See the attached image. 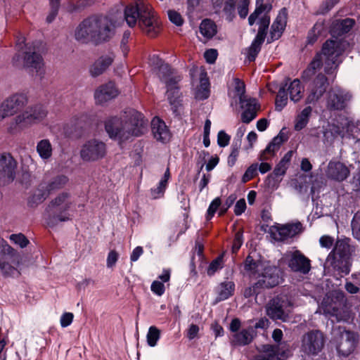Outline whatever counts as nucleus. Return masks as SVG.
Instances as JSON below:
<instances>
[{"instance_id": "obj_1", "label": "nucleus", "mask_w": 360, "mask_h": 360, "mask_svg": "<svg viewBox=\"0 0 360 360\" xmlns=\"http://www.w3.org/2000/svg\"><path fill=\"white\" fill-rule=\"evenodd\" d=\"M345 44L338 40H327L323 45L321 52L317 53L307 68L302 74V79L308 83L309 94L306 99L307 103H314L325 94L328 86V79L319 70L323 66L326 74L332 73L336 69L340 61L338 57L345 51Z\"/></svg>"}, {"instance_id": "obj_2", "label": "nucleus", "mask_w": 360, "mask_h": 360, "mask_svg": "<svg viewBox=\"0 0 360 360\" xmlns=\"http://www.w3.org/2000/svg\"><path fill=\"white\" fill-rule=\"evenodd\" d=\"M148 121L143 115L134 109L122 112L119 116L109 117L105 122V129L111 139L122 143L133 136L142 135Z\"/></svg>"}, {"instance_id": "obj_3", "label": "nucleus", "mask_w": 360, "mask_h": 360, "mask_svg": "<svg viewBox=\"0 0 360 360\" xmlns=\"http://www.w3.org/2000/svg\"><path fill=\"white\" fill-rule=\"evenodd\" d=\"M124 19L127 25L132 27L137 22L141 30L150 37L156 36L159 30V22L151 6L139 1L135 6L130 5L124 10Z\"/></svg>"}, {"instance_id": "obj_4", "label": "nucleus", "mask_w": 360, "mask_h": 360, "mask_svg": "<svg viewBox=\"0 0 360 360\" xmlns=\"http://www.w3.org/2000/svg\"><path fill=\"white\" fill-rule=\"evenodd\" d=\"M152 61L158 69L157 75L159 79L166 85L167 100L173 110L176 111L181 101L179 83L182 77L175 72L167 63H165L158 56H153Z\"/></svg>"}, {"instance_id": "obj_5", "label": "nucleus", "mask_w": 360, "mask_h": 360, "mask_svg": "<svg viewBox=\"0 0 360 360\" xmlns=\"http://www.w3.org/2000/svg\"><path fill=\"white\" fill-rule=\"evenodd\" d=\"M19 39L17 42L18 52L12 58V64L18 68H23L29 72L42 77L44 71V60L36 48L33 46L24 44V39Z\"/></svg>"}, {"instance_id": "obj_6", "label": "nucleus", "mask_w": 360, "mask_h": 360, "mask_svg": "<svg viewBox=\"0 0 360 360\" xmlns=\"http://www.w3.org/2000/svg\"><path fill=\"white\" fill-rule=\"evenodd\" d=\"M351 247L345 240H338L327 257V262L339 273L345 275L350 272Z\"/></svg>"}, {"instance_id": "obj_7", "label": "nucleus", "mask_w": 360, "mask_h": 360, "mask_svg": "<svg viewBox=\"0 0 360 360\" xmlns=\"http://www.w3.org/2000/svg\"><path fill=\"white\" fill-rule=\"evenodd\" d=\"M72 202L70 195L68 193H62L56 197L46 207L48 214V224L50 226H55L58 222H63L70 220L68 210Z\"/></svg>"}, {"instance_id": "obj_8", "label": "nucleus", "mask_w": 360, "mask_h": 360, "mask_svg": "<svg viewBox=\"0 0 360 360\" xmlns=\"http://www.w3.org/2000/svg\"><path fill=\"white\" fill-rule=\"evenodd\" d=\"M347 299L345 293L340 290H336L326 295L319 307L320 311L328 317H335L337 321H340L345 318V304Z\"/></svg>"}, {"instance_id": "obj_9", "label": "nucleus", "mask_w": 360, "mask_h": 360, "mask_svg": "<svg viewBox=\"0 0 360 360\" xmlns=\"http://www.w3.org/2000/svg\"><path fill=\"white\" fill-rule=\"evenodd\" d=\"M46 116V110L41 105H36L15 117L9 123L8 131L11 134L41 120Z\"/></svg>"}, {"instance_id": "obj_10", "label": "nucleus", "mask_w": 360, "mask_h": 360, "mask_svg": "<svg viewBox=\"0 0 360 360\" xmlns=\"http://www.w3.org/2000/svg\"><path fill=\"white\" fill-rule=\"evenodd\" d=\"M292 307V302L286 295H278L266 304V313L274 321L286 322L290 317Z\"/></svg>"}, {"instance_id": "obj_11", "label": "nucleus", "mask_w": 360, "mask_h": 360, "mask_svg": "<svg viewBox=\"0 0 360 360\" xmlns=\"http://www.w3.org/2000/svg\"><path fill=\"white\" fill-rule=\"evenodd\" d=\"M2 255L0 257V270L4 276L17 277L20 273L18 269L20 264L19 256L15 250L8 244L2 245Z\"/></svg>"}, {"instance_id": "obj_12", "label": "nucleus", "mask_w": 360, "mask_h": 360, "mask_svg": "<svg viewBox=\"0 0 360 360\" xmlns=\"http://www.w3.org/2000/svg\"><path fill=\"white\" fill-rule=\"evenodd\" d=\"M94 25V41H108L115 34V22L108 16H92Z\"/></svg>"}, {"instance_id": "obj_13", "label": "nucleus", "mask_w": 360, "mask_h": 360, "mask_svg": "<svg viewBox=\"0 0 360 360\" xmlns=\"http://www.w3.org/2000/svg\"><path fill=\"white\" fill-rule=\"evenodd\" d=\"M334 341L339 354L347 356L354 349L356 337L354 333L338 327L333 330Z\"/></svg>"}, {"instance_id": "obj_14", "label": "nucleus", "mask_w": 360, "mask_h": 360, "mask_svg": "<svg viewBox=\"0 0 360 360\" xmlns=\"http://www.w3.org/2000/svg\"><path fill=\"white\" fill-rule=\"evenodd\" d=\"M324 346L323 334L318 330H311L302 337L301 351L307 355H316Z\"/></svg>"}, {"instance_id": "obj_15", "label": "nucleus", "mask_w": 360, "mask_h": 360, "mask_svg": "<svg viewBox=\"0 0 360 360\" xmlns=\"http://www.w3.org/2000/svg\"><path fill=\"white\" fill-rule=\"evenodd\" d=\"M27 103V97L22 94H15L6 98L0 105V121L18 113Z\"/></svg>"}, {"instance_id": "obj_16", "label": "nucleus", "mask_w": 360, "mask_h": 360, "mask_svg": "<svg viewBox=\"0 0 360 360\" xmlns=\"http://www.w3.org/2000/svg\"><path fill=\"white\" fill-rule=\"evenodd\" d=\"M105 154V143L96 139L87 141L80 150L81 158L86 162L97 161L103 158Z\"/></svg>"}, {"instance_id": "obj_17", "label": "nucleus", "mask_w": 360, "mask_h": 360, "mask_svg": "<svg viewBox=\"0 0 360 360\" xmlns=\"http://www.w3.org/2000/svg\"><path fill=\"white\" fill-rule=\"evenodd\" d=\"M257 279L255 287L272 288L281 282L279 270L276 266L264 264Z\"/></svg>"}, {"instance_id": "obj_18", "label": "nucleus", "mask_w": 360, "mask_h": 360, "mask_svg": "<svg viewBox=\"0 0 360 360\" xmlns=\"http://www.w3.org/2000/svg\"><path fill=\"white\" fill-rule=\"evenodd\" d=\"M352 94L345 89L335 88L329 91L326 107L330 110H342L352 99Z\"/></svg>"}, {"instance_id": "obj_19", "label": "nucleus", "mask_w": 360, "mask_h": 360, "mask_svg": "<svg viewBox=\"0 0 360 360\" xmlns=\"http://www.w3.org/2000/svg\"><path fill=\"white\" fill-rule=\"evenodd\" d=\"M288 266L294 272L307 274L311 270V261L300 251L295 250L286 255Z\"/></svg>"}, {"instance_id": "obj_20", "label": "nucleus", "mask_w": 360, "mask_h": 360, "mask_svg": "<svg viewBox=\"0 0 360 360\" xmlns=\"http://www.w3.org/2000/svg\"><path fill=\"white\" fill-rule=\"evenodd\" d=\"M302 231V225L300 222L287 224L277 226L271 231L272 238L277 241L285 242L292 238Z\"/></svg>"}, {"instance_id": "obj_21", "label": "nucleus", "mask_w": 360, "mask_h": 360, "mask_svg": "<svg viewBox=\"0 0 360 360\" xmlns=\"http://www.w3.org/2000/svg\"><path fill=\"white\" fill-rule=\"evenodd\" d=\"M15 168L16 162L10 154H0V179H4L6 182L13 181Z\"/></svg>"}, {"instance_id": "obj_22", "label": "nucleus", "mask_w": 360, "mask_h": 360, "mask_svg": "<svg viewBox=\"0 0 360 360\" xmlns=\"http://www.w3.org/2000/svg\"><path fill=\"white\" fill-rule=\"evenodd\" d=\"M287 19L288 11L285 8H283L271 25L270 37L267 39L268 43L277 40L281 37L287 24Z\"/></svg>"}, {"instance_id": "obj_23", "label": "nucleus", "mask_w": 360, "mask_h": 360, "mask_svg": "<svg viewBox=\"0 0 360 360\" xmlns=\"http://www.w3.org/2000/svg\"><path fill=\"white\" fill-rule=\"evenodd\" d=\"M118 94L119 91L115 83L108 82L96 89L94 93V98L97 103L103 104L115 98Z\"/></svg>"}, {"instance_id": "obj_24", "label": "nucleus", "mask_w": 360, "mask_h": 360, "mask_svg": "<svg viewBox=\"0 0 360 360\" xmlns=\"http://www.w3.org/2000/svg\"><path fill=\"white\" fill-rule=\"evenodd\" d=\"M240 107L243 109L241 120L243 123L248 124L252 121L257 115L259 105L257 101L253 98H246L239 101Z\"/></svg>"}, {"instance_id": "obj_25", "label": "nucleus", "mask_w": 360, "mask_h": 360, "mask_svg": "<svg viewBox=\"0 0 360 360\" xmlns=\"http://www.w3.org/2000/svg\"><path fill=\"white\" fill-rule=\"evenodd\" d=\"M349 175V170L345 164L338 161L329 162L326 169V176L328 178L337 181H342L345 180Z\"/></svg>"}, {"instance_id": "obj_26", "label": "nucleus", "mask_w": 360, "mask_h": 360, "mask_svg": "<svg viewBox=\"0 0 360 360\" xmlns=\"http://www.w3.org/2000/svg\"><path fill=\"white\" fill-rule=\"evenodd\" d=\"M94 28L92 17L84 20L75 30L76 39L82 43L94 40Z\"/></svg>"}, {"instance_id": "obj_27", "label": "nucleus", "mask_w": 360, "mask_h": 360, "mask_svg": "<svg viewBox=\"0 0 360 360\" xmlns=\"http://www.w3.org/2000/svg\"><path fill=\"white\" fill-rule=\"evenodd\" d=\"M288 346L285 343H280L278 345H266L263 346V353L270 358L277 360H285L289 354Z\"/></svg>"}, {"instance_id": "obj_28", "label": "nucleus", "mask_w": 360, "mask_h": 360, "mask_svg": "<svg viewBox=\"0 0 360 360\" xmlns=\"http://www.w3.org/2000/svg\"><path fill=\"white\" fill-rule=\"evenodd\" d=\"M152 132L154 138L159 141L165 143L170 139V132L165 123L158 117L151 121Z\"/></svg>"}, {"instance_id": "obj_29", "label": "nucleus", "mask_w": 360, "mask_h": 360, "mask_svg": "<svg viewBox=\"0 0 360 360\" xmlns=\"http://www.w3.org/2000/svg\"><path fill=\"white\" fill-rule=\"evenodd\" d=\"M114 57L112 54L103 56L98 58L90 68V74L96 77L102 75L112 64Z\"/></svg>"}, {"instance_id": "obj_30", "label": "nucleus", "mask_w": 360, "mask_h": 360, "mask_svg": "<svg viewBox=\"0 0 360 360\" xmlns=\"http://www.w3.org/2000/svg\"><path fill=\"white\" fill-rule=\"evenodd\" d=\"M252 331V329L250 328L243 329L241 331L236 333L231 340V345L234 347L249 345L253 339Z\"/></svg>"}, {"instance_id": "obj_31", "label": "nucleus", "mask_w": 360, "mask_h": 360, "mask_svg": "<svg viewBox=\"0 0 360 360\" xmlns=\"http://www.w3.org/2000/svg\"><path fill=\"white\" fill-rule=\"evenodd\" d=\"M264 264L248 255L244 262V269L250 277L257 278Z\"/></svg>"}, {"instance_id": "obj_32", "label": "nucleus", "mask_w": 360, "mask_h": 360, "mask_svg": "<svg viewBox=\"0 0 360 360\" xmlns=\"http://www.w3.org/2000/svg\"><path fill=\"white\" fill-rule=\"evenodd\" d=\"M355 24V20L352 18H345L336 22L331 30L333 34L342 35L348 33Z\"/></svg>"}, {"instance_id": "obj_33", "label": "nucleus", "mask_w": 360, "mask_h": 360, "mask_svg": "<svg viewBox=\"0 0 360 360\" xmlns=\"http://www.w3.org/2000/svg\"><path fill=\"white\" fill-rule=\"evenodd\" d=\"M210 94V82L207 77V73L203 72L200 74V86L195 92V98L198 100H205Z\"/></svg>"}, {"instance_id": "obj_34", "label": "nucleus", "mask_w": 360, "mask_h": 360, "mask_svg": "<svg viewBox=\"0 0 360 360\" xmlns=\"http://www.w3.org/2000/svg\"><path fill=\"white\" fill-rule=\"evenodd\" d=\"M288 166L278 162L273 172L268 176L267 181L269 186L278 187L281 181V177L285 174Z\"/></svg>"}, {"instance_id": "obj_35", "label": "nucleus", "mask_w": 360, "mask_h": 360, "mask_svg": "<svg viewBox=\"0 0 360 360\" xmlns=\"http://www.w3.org/2000/svg\"><path fill=\"white\" fill-rule=\"evenodd\" d=\"M312 108L310 106L304 108L300 113H299L295 120L294 129L295 131H301L308 124L309 117L311 115Z\"/></svg>"}, {"instance_id": "obj_36", "label": "nucleus", "mask_w": 360, "mask_h": 360, "mask_svg": "<svg viewBox=\"0 0 360 360\" xmlns=\"http://www.w3.org/2000/svg\"><path fill=\"white\" fill-rule=\"evenodd\" d=\"M288 91L290 100L295 103L302 98L304 87L298 79H295L288 85Z\"/></svg>"}, {"instance_id": "obj_37", "label": "nucleus", "mask_w": 360, "mask_h": 360, "mask_svg": "<svg viewBox=\"0 0 360 360\" xmlns=\"http://www.w3.org/2000/svg\"><path fill=\"white\" fill-rule=\"evenodd\" d=\"M199 29L200 34L207 39H212L217 32L216 24L210 19L203 20Z\"/></svg>"}, {"instance_id": "obj_38", "label": "nucleus", "mask_w": 360, "mask_h": 360, "mask_svg": "<svg viewBox=\"0 0 360 360\" xmlns=\"http://www.w3.org/2000/svg\"><path fill=\"white\" fill-rule=\"evenodd\" d=\"M68 181L67 176L64 175H58L52 178L49 182H44L42 184L45 186V188L49 193L56 190L63 188Z\"/></svg>"}, {"instance_id": "obj_39", "label": "nucleus", "mask_w": 360, "mask_h": 360, "mask_svg": "<svg viewBox=\"0 0 360 360\" xmlns=\"http://www.w3.org/2000/svg\"><path fill=\"white\" fill-rule=\"evenodd\" d=\"M235 290V284L233 281H224L219 284L218 287L219 301H223L230 297Z\"/></svg>"}, {"instance_id": "obj_40", "label": "nucleus", "mask_w": 360, "mask_h": 360, "mask_svg": "<svg viewBox=\"0 0 360 360\" xmlns=\"http://www.w3.org/2000/svg\"><path fill=\"white\" fill-rule=\"evenodd\" d=\"M49 195L45 186L41 184L39 188L35 191L34 194L30 197L28 200V205L30 207H34L42 202Z\"/></svg>"}, {"instance_id": "obj_41", "label": "nucleus", "mask_w": 360, "mask_h": 360, "mask_svg": "<svg viewBox=\"0 0 360 360\" xmlns=\"http://www.w3.org/2000/svg\"><path fill=\"white\" fill-rule=\"evenodd\" d=\"M37 152L44 160L49 159L52 155V146L48 139H42L37 145Z\"/></svg>"}, {"instance_id": "obj_42", "label": "nucleus", "mask_w": 360, "mask_h": 360, "mask_svg": "<svg viewBox=\"0 0 360 360\" xmlns=\"http://www.w3.org/2000/svg\"><path fill=\"white\" fill-rule=\"evenodd\" d=\"M265 39H259L258 37H255V39L252 42L251 45L248 49L247 58L250 62L254 61L258 53L261 50L262 44L264 43Z\"/></svg>"}, {"instance_id": "obj_43", "label": "nucleus", "mask_w": 360, "mask_h": 360, "mask_svg": "<svg viewBox=\"0 0 360 360\" xmlns=\"http://www.w3.org/2000/svg\"><path fill=\"white\" fill-rule=\"evenodd\" d=\"M286 140L284 134L280 133L276 136H275L272 141L269 143L266 146V149L264 151V153H269L270 155H274L276 151H278L280 148L281 144Z\"/></svg>"}, {"instance_id": "obj_44", "label": "nucleus", "mask_w": 360, "mask_h": 360, "mask_svg": "<svg viewBox=\"0 0 360 360\" xmlns=\"http://www.w3.org/2000/svg\"><path fill=\"white\" fill-rule=\"evenodd\" d=\"M288 103V94L285 86L279 89L276 98L275 108L277 111H281Z\"/></svg>"}, {"instance_id": "obj_45", "label": "nucleus", "mask_w": 360, "mask_h": 360, "mask_svg": "<svg viewBox=\"0 0 360 360\" xmlns=\"http://www.w3.org/2000/svg\"><path fill=\"white\" fill-rule=\"evenodd\" d=\"M270 24V16L265 13L259 20V29L257 34V37L259 39H265L268 27Z\"/></svg>"}, {"instance_id": "obj_46", "label": "nucleus", "mask_w": 360, "mask_h": 360, "mask_svg": "<svg viewBox=\"0 0 360 360\" xmlns=\"http://www.w3.org/2000/svg\"><path fill=\"white\" fill-rule=\"evenodd\" d=\"M271 9V4H264V3L261 4L258 6H256L254 12L251 13L248 18L249 25H253L260 14H262L265 11H266V12L268 13L270 11Z\"/></svg>"}, {"instance_id": "obj_47", "label": "nucleus", "mask_w": 360, "mask_h": 360, "mask_svg": "<svg viewBox=\"0 0 360 360\" xmlns=\"http://www.w3.org/2000/svg\"><path fill=\"white\" fill-rule=\"evenodd\" d=\"M223 12L226 19L232 21L236 16V0H225Z\"/></svg>"}, {"instance_id": "obj_48", "label": "nucleus", "mask_w": 360, "mask_h": 360, "mask_svg": "<svg viewBox=\"0 0 360 360\" xmlns=\"http://www.w3.org/2000/svg\"><path fill=\"white\" fill-rule=\"evenodd\" d=\"M160 338V330L155 326H150L147 333V343L150 347H155Z\"/></svg>"}, {"instance_id": "obj_49", "label": "nucleus", "mask_w": 360, "mask_h": 360, "mask_svg": "<svg viewBox=\"0 0 360 360\" xmlns=\"http://www.w3.org/2000/svg\"><path fill=\"white\" fill-rule=\"evenodd\" d=\"M323 30V25L321 23H316L311 30L309 32L307 37V44H313L318 39V35Z\"/></svg>"}, {"instance_id": "obj_50", "label": "nucleus", "mask_w": 360, "mask_h": 360, "mask_svg": "<svg viewBox=\"0 0 360 360\" xmlns=\"http://www.w3.org/2000/svg\"><path fill=\"white\" fill-rule=\"evenodd\" d=\"M234 89L235 91L238 96L239 101L240 99L243 100L248 98L245 95V85L243 81L238 78L234 79Z\"/></svg>"}, {"instance_id": "obj_51", "label": "nucleus", "mask_w": 360, "mask_h": 360, "mask_svg": "<svg viewBox=\"0 0 360 360\" xmlns=\"http://www.w3.org/2000/svg\"><path fill=\"white\" fill-rule=\"evenodd\" d=\"M222 267L223 258L222 256H219L210 264L207 268V274L209 276H212L216 271L221 269Z\"/></svg>"}, {"instance_id": "obj_52", "label": "nucleus", "mask_w": 360, "mask_h": 360, "mask_svg": "<svg viewBox=\"0 0 360 360\" xmlns=\"http://www.w3.org/2000/svg\"><path fill=\"white\" fill-rule=\"evenodd\" d=\"M258 165L257 164L251 165L245 171L242 177L243 183H246L253 179L257 173Z\"/></svg>"}, {"instance_id": "obj_53", "label": "nucleus", "mask_w": 360, "mask_h": 360, "mask_svg": "<svg viewBox=\"0 0 360 360\" xmlns=\"http://www.w3.org/2000/svg\"><path fill=\"white\" fill-rule=\"evenodd\" d=\"M167 185L162 182H159L155 188L150 189V196L153 199H158L164 195Z\"/></svg>"}, {"instance_id": "obj_54", "label": "nucleus", "mask_w": 360, "mask_h": 360, "mask_svg": "<svg viewBox=\"0 0 360 360\" xmlns=\"http://www.w3.org/2000/svg\"><path fill=\"white\" fill-rule=\"evenodd\" d=\"M10 239L22 248H25L29 243L27 238L22 233L12 234L10 236Z\"/></svg>"}, {"instance_id": "obj_55", "label": "nucleus", "mask_w": 360, "mask_h": 360, "mask_svg": "<svg viewBox=\"0 0 360 360\" xmlns=\"http://www.w3.org/2000/svg\"><path fill=\"white\" fill-rule=\"evenodd\" d=\"M352 233L354 237L360 240V214H356L352 221Z\"/></svg>"}, {"instance_id": "obj_56", "label": "nucleus", "mask_w": 360, "mask_h": 360, "mask_svg": "<svg viewBox=\"0 0 360 360\" xmlns=\"http://www.w3.org/2000/svg\"><path fill=\"white\" fill-rule=\"evenodd\" d=\"M250 4V0H239L237 9L239 16L244 19L248 14V6Z\"/></svg>"}, {"instance_id": "obj_57", "label": "nucleus", "mask_w": 360, "mask_h": 360, "mask_svg": "<svg viewBox=\"0 0 360 360\" xmlns=\"http://www.w3.org/2000/svg\"><path fill=\"white\" fill-rule=\"evenodd\" d=\"M220 205L221 200L219 198H217L212 201L207 212V220H210L214 216V213L216 212Z\"/></svg>"}, {"instance_id": "obj_58", "label": "nucleus", "mask_w": 360, "mask_h": 360, "mask_svg": "<svg viewBox=\"0 0 360 360\" xmlns=\"http://www.w3.org/2000/svg\"><path fill=\"white\" fill-rule=\"evenodd\" d=\"M240 143H236L235 145H232V150L228 158V164L232 167L235 165L237 158L239 154Z\"/></svg>"}, {"instance_id": "obj_59", "label": "nucleus", "mask_w": 360, "mask_h": 360, "mask_svg": "<svg viewBox=\"0 0 360 360\" xmlns=\"http://www.w3.org/2000/svg\"><path fill=\"white\" fill-rule=\"evenodd\" d=\"M151 291L158 295L161 296L165 293V288L162 282L154 281L150 286Z\"/></svg>"}, {"instance_id": "obj_60", "label": "nucleus", "mask_w": 360, "mask_h": 360, "mask_svg": "<svg viewBox=\"0 0 360 360\" xmlns=\"http://www.w3.org/2000/svg\"><path fill=\"white\" fill-rule=\"evenodd\" d=\"M243 243V233L240 231H238L235 234V237L233 239V245H232V252L236 253L240 248Z\"/></svg>"}, {"instance_id": "obj_61", "label": "nucleus", "mask_w": 360, "mask_h": 360, "mask_svg": "<svg viewBox=\"0 0 360 360\" xmlns=\"http://www.w3.org/2000/svg\"><path fill=\"white\" fill-rule=\"evenodd\" d=\"M169 20L176 26H181L183 24V19L181 15L175 11L169 10L167 11Z\"/></svg>"}, {"instance_id": "obj_62", "label": "nucleus", "mask_w": 360, "mask_h": 360, "mask_svg": "<svg viewBox=\"0 0 360 360\" xmlns=\"http://www.w3.org/2000/svg\"><path fill=\"white\" fill-rule=\"evenodd\" d=\"M119 258V255L115 250H111L109 252L107 260L106 265L108 268H112L114 266Z\"/></svg>"}, {"instance_id": "obj_63", "label": "nucleus", "mask_w": 360, "mask_h": 360, "mask_svg": "<svg viewBox=\"0 0 360 360\" xmlns=\"http://www.w3.org/2000/svg\"><path fill=\"white\" fill-rule=\"evenodd\" d=\"M230 136L224 131H220L217 136V143L220 147H225L229 145Z\"/></svg>"}, {"instance_id": "obj_64", "label": "nucleus", "mask_w": 360, "mask_h": 360, "mask_svg": "<svg viewBox=\"0 0 360 360\" xmlns=\"http://www.w3.org/2000/svg\"><path fill=\"white\" fill-rule=\"evenodd\" d=\"M73 314L70 312L64 313L60 317V326L63 328H66L70 326L73 320Z\"/></svg>"}]
</instances>
